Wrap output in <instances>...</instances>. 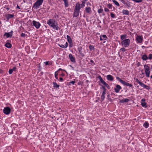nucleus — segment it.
<instances>
[{"label": "nucleus", "instance_id": "f257e3e1", "mask_svg": "<svg viewBox=\"0 0 152 152\" xmlns=\"http://www.w3.org/2000/svg\"><path fill=\"white\" fill-rule=\"evenodd\" d=\"M47 23L50 27H52L53 28L58 30L59 29L58 25L56 23L55 21L52 19H50L47 22Z\"/></svg>", "mask_w": 152, "mask_h": 152}, {"label": "nucleus", "instance_id": "f03ea898", "mask_svg": "<svg viewBox=\"0 0 152 152\" xmlns=\"http://www.w3.org/2000/svg\"><path fill=\"white\" fill-rule=\"evenodd\" d=\"M144 67L146 76L147 77H149L150 71L149 67L147 65L145 64L144 65Z\"/></svg>", "mask_w": 152, "mask_h": 152}, {"label": "nucleus", "instance_id": "7ed1b4c3", "mask_svg": "<svg viewBox=\"0 0 152 152\" xmlns=\"http://www.w3.org/2000/svg\"><path fill=\"white\" fill-rule=\"evenodd\" d=\"M130 41L129 39L123 40L121 42L122 45L125 47H127L129 45Z\"/></svg>", "mask_w": 152, "mask_h": 152}, {"label": "nucleus", "instance_id": "20e7f679", "mask_svg": "<svg viewBox=\"0 0 152 152\" xmlns=\"http://www.w3.org/2000/svg\"><path fill=\"white\" fill-rule=\"evenodd\" d=\"M98 78L100 80L101 82L108 89L110 88V87L109 85L107 83L102 79V77L100 76H99L98 77Z\"/></svg>", "mask_w": 152, "mask_h": 152}, {"label": "nucleus", "instance_id": "39448f33", "mask_svg": "<svg viewBox=\"0 0 152 152\" xmlns=\"http://www.w3.org/2000/svg\"><path fill=\"white\" fill-rule=\"evenodd\" d=\"M43 0H38L34 4V6L36 8H37L39 6L41 5L43 2Z\"/></svg>", "mask_w": 152, "mask_h": 152}, {"label": "nucleus", "instance_id": "423d86ee", "mask_svg": "<svg viewBox=\"0 0 152 152\" xmlns=\"http://www.w3.org/2000/svg\"><path fill=\"white\" fill-rule=\"evenodd\" d=\"M32 23L33 26L37 29L39 28L41 25L40 23L34 20L32 21Z\"/></svg>", "mask_w": 152, "mask_h": 152}, {"label": "nucleus", "instance_id": "0eeeda50", "mask_svg": "<svg viewBox=\"0 0 152 152\" xmlns=\"http://www.w3.org/2000/svg\"><path fill=\"white\" fill-rule=\"evenodd\" d=\"M11 110L9 107H5L3 110V112L6 114L8 115L10 112Z\"/></svg>", "mask_w": 152, "mask_h": 152}, {"label": "nucleus", "instance_id": "6e6552de", "mask_svg": "<svg viewBox=\"0 0 152 152\" xmlns=\"http://www.w3.org/2000/svg\"><path fill=\"white\" fill-rule=\"evenodd\" d=\"M116 88H114L115 91L116 93H118L119 92L120 90L121 89V87L119 85H117L116 86Z\"/></svg>", "mask_w": 152, "mask_h": 152}, {"label": "nucleus", "instance_id": "1a4fd4ad", "mask_svg": "<svg viewBox=\"0 0 152 152\" xmlns=\"http://www.w3.org/2000/svg\"><path fill=\"white\" fill-rule=\"evenodd\" d=\"M80 4L79 2H78L76 4L75 10L80 11Z\"/></svg>", "mask_w": 152, "mask_h": 152}, {"label": "nucleus", "instance_id": "9d476101", "mask_svg": "<svg viewBox=\"0 0 152 152\" xmlns=\"http://www.w3.org/2000/svg\"><path fill=\"white\" fill-rule=\"evenodd\" d=\"M136 39L138 43H141L142 42V39L141 36H139L137 37Z\"/></svg>", "mask_w": 152, "mask_h": 152}, {"label": "nucleus", "instance_id": "9b49d317", "mask_svg": "<svg viewBox=\"0 0 152 152\" xmlns=\"http://www.w3.org/2000/svg\"><path fill=\"white\" fill-rule=\"evenodd\" d=\"M69 57L71 61L73 62H75V59L74 57H73L72 54H69Z\"/></svg>", "mask_w": 152, "mask_h": 152}, {"label": "nucleus", "instance_id": "f8f14e48", "mask_svg": "<svg viewBox=\"0 0 152 152\" xmlns=\"http://www.w3.org/2000/svg\"><path fill=\"white\" fill-rule=\"evenodd\" d=\"M107 80L110 81H113V77L111 75H108L107 76Z\"/></svg>", "mask_w": 152, "mask_h": 152}, {"label": "nucleus", "instance_id": "ddd939ff", "mask_svg": "<svg viewBox=\"0 0 152 152\" xmlns=\"http://www.w3.org/2000/svg\"><path fill=\"white\" fill-rule=\"evenodd\" d=\"M82 47H80L78 49L80 53V55L82 57H83L84 56V54L82 53Z\"/></svg>", "mask_w": 152, "mask_h": 152}, {"label": "nucleus", "instance_id": "4468645a", "mask_svg": "<svg viewBox=\"0 0 152 152\" xmlns=\"http://www.w3.org/2000/svg\"><path fill=\"white\" fill-rule=\"evenodd\" d=\"M80 11L74 10L73 16L74 17H77L79 15Z\"/></svg>", "mask_w": 152, "mask_h": 152}, {"label": "nucleus", "instance_id": "2eb2a0df", "mask_svg": "<svg viewBox=\"0 0 152 152\" xmlns=\"http://www.w3.org/2000/svg\"><path fill=\"white\" fill-rule=\"evenodd\" d=\"M129 101V99H124L122 100H121L119 102L120 103H124L128 102Z\"/></svg>", "mask_w": 152, "mask_h": 152}, {"label": "nucleus", "instance_id": "dca6fc26", "mask_svg": "<svg viewBox=\"0 0 152 152\" xmlns=\"http://www.w3.org/2000/svg\"><path fill=\"white\" fill-rule=\"evenodd\" d=\"M85 10L86 12L90 14L91 12V8L89 7H86L85 8Z\"/></svg>", "mask_w": 152, "mask_h": 152}, {"label": "nucleus", "instance_id": "f3484780", "mask_svg": "<svg viewBox=\"0 0 152 152\" xmlns=\"http://www.w3.org/2000/svg\"><path fill=\"white\" fill-rule=\"evenodd\" d=\"M4 35L6 36L7 38L11 37L12 36V33H5Z\"/></svg>", "mask_w": 152, "mask_h": 152}, {"label": "nucleus", "instance_id": "a211bd4d", "mask_svg": "<svg viewBox=\"0 0 152 152\" xmlns=\"http://www.w3.org/2000/svg\"><path fill=\"white\" fill-rule=\"evenodd\" d=\"M16 68L15 66L12 69H10L9 71V74H12L13 71H16Z\"/></svg>", "mask_w": 152, "mask_h": 152}, {"label": "nucleus", "instance_id": "6ab92c4d", "mask_svg": "<svg viewBox=\"0 0 152 152\" xmlns=\"http://www.w3.org/2000/svg\"><path fill=\"white\" fill-rule=\"evenodd\" d=\"M60 47L62 48H66L68 46V43L67 42H66V43L65 44V45H59Z\"/></svg>", "mask_w": 152, "mask_h": 152}, {"label": "nucleus", "instance_id": "aec40b11", "mask_svg": "<svg viewBox=\"0 0 152 152\" xmlns=\"http://www.w3.org/2000/svg\"><path fill=\"white\" fill-rule=\"evenodd\" d=\"M141 86L142 87H143L147 89L148 90H149L150 89V88L149 86H146L143 83H142V85H141Z\"/></svg>", "mask_w": 152, "mask_h": 152}, {"label": "nucleus", "instance_id": "412c9836", "mask_svg": "<svg viewBox=\"0 0 152 152\" xmlns=\"http://www.w3.org/2000/svg\"><path fill=\"white\" fill-rule=\"evenodd\" d=\"M67 40L68 42L69 43H71L72 42V40L71 38H70V37L69 36V35L67 36Z\"/></svg>", "mask_w": 152, "mask_h": 152}, {"label": "nucleus", "instance_id": "4be33fe9", "mask_svg": "<svg viewBox=\"0 0 152 152\" xmlns=\"http://www.w3.org/2000/svg\"><path fill=\"white\" fill-rule=\"evenodd\" d=\"M5 46L6 47L10 48L12 47L11 44L9 43H6L5 45Z\"/></svg>", "mask_w": 152, "mask_h": 152}, {"label": "nucleus", "instance_id": "5701e85b", "mask_svg": "<svg viewBox=\"0 0 152 152\" xmlns=\"http://www.w3.org/2000/svg\"><path fill=\"white\" fill-rule=\"evenodd\" d=\"M148 58V57L146 55H143L142 57V59L143 60H146Z\"/></svg>", "mask_w": 152, "mask_h": 152}, {"label": "nucleus", "instance_id": "b1692460", "mask_svg": "<svg viewBox=\"0 0 152 152\" xmlns=\"http://www.w3.org/2000/svg\"><path fill=\"white\" fill-rule=\"evenodd\" d=\"M105 94L106 92H104V91H103L102 95L101 96V98L102 100H103L105 98Z\"/></svg>", "mask_w": 152, "mask_h": 152}, {"label": "nucleus", "instance_id": "393cba45", "mask_svg": "<svg viewBox=\"0 0 152 152\" xmlns=\"http://www.w3.org/2000/svg\"><path fill=\"white\" fill-rule=\"evenodd\" d=\"M134 80L136 81L141 86L143 83H142L137 78H134Z\"/></svg>", "mask_w": 152, "mask_h": 152}, {"label": "nucleus", "instance_id": "a878e982", "mask_svg": "<svg viewBox=\"0 0 152 152\" xmlns=\"http://www.w3.org/2000/svg\"><path fill=\"white\" fill-rule=\"evenodd\" d=\"M122 12L124 14H125L126 15H129V11L127 10H124Z\"/></svg>", "mask_w": 152, "mask_h": 152}, {"label": "nucleus", "instance_id": "bb28decb", "mask_svg": "<svg viewBox=\"0 0 152 152\" xmlns=\"http://www.w3.org/2000/svg\"><path fill=\"white\" fill-rule=\"evenodd\" d=\"M126 37V35H121V38L122 40H124Z\"/></svg>", "mask_w": 152, "mask_h": 152}, {"label": "nucleus", "instance_id": "cd10ccee", "mask_svg": "<svg viewBox=\"0 0 152 152\" xmlns=\"http://www.w3.org/2000/svg\"><path fill=\"white\" fill-rule=\"evenodd\" d=\"M65 4V6L67 7L68 6V1L67 0H63Z\"/></svg>", "mask_w": 152, "mask_h": 152}, {"label": "nucleus", "instance_id": "c85d7f7f", "mask_svg": "<svg viewBox=\"0 0 152 152\" xmlns=\"http://www.w3.org/2000/svg\"><path fill=\"white\" fill-rule=\"evenodd\" d=\"M143 125L146 128H147L149 124L147 122H145L144 124Z\"/></svg>", "mask_w": 152, "mask_h": 152}, {"label": "nucleus", "instance_id": "c756f323", "mask_svg": "<svg viewBox=\"0 0 152 152\" xmlns=\"http://www.w3.org/2000/svg\"><path fill=\"white\" fill-rule=\"evenodd\" d=\"M53 87H56V88H58L59 87V85H57V83L55 82H53Z\"/></svg>", "mask_w": 152, "mask_h": 152}, {"label": "nucleus", "instance_id": "7c9ffc66", "mask_svg": "<svg viewBox=\"0 0 152 152\" xmlns=\"http://www.w3.org/2000/svg\"><path fill=\"white\" fill-rule=\"evenodd\" d=\"M141 104L142 106L143 107H147V106L146 105V102H142Z\"/></svg>", "mask_w": 152, "mask_h": 152}, {"label": "nucleus", "instance_id": "2f4dec72", "mask_svg": "<svg viewBox=\"0 0 152 152\" xmlns=\"http://www.w3.org/2000/svg\"><path fill=\"white\" fill-rule=\"evenodd\" d=\"M113 1L115 4L117 6H119V4L118 3L117 1H116L115 0H113Z\"/></svg>", "mask_w": 152, "mask_h": 152}, {"label": "nucleus", "instance_id": "473e14b6", "mask_svg": "<svg viewBox=\"0 0 152 152\" xmlns=\"http://www.w3.org/2000/svg\"><path fill=\"white\" fill-rule=\"evenodd\" d=\"M89 48L90 50H94V46H93V45H90L89 46Z\"/></svg>", "mask_w": 152, "mask_h": 152}, {"label": "nucleus", "instance_id": "72a5a7b5", "mask_svg": "<svg viewBox=\"0 0 152 152\" xmlns=\"http://www.w3.org/2000/svg\"><path fill=\"white\" fill-rule=\"evenodd\" d=\"M120 82L124 85H126V83H127L126 82H125L122 80H120Z\"/></svg>", "mask_w": 152, "mask_h": 152}, {"label": "nucleus", "instance_id": "f704fd0d", "mask_svg": "<svg viewBox=\"0 0 152 152\" xmlns=\"http://www.w3.org/2000/svg\"><path fill=\"white\" fill-rule=\"evenodd\" d=\"M85 2H84V1H82V3L80 4V5L81 6V7H84L85 6Z\"/></svg>", "mask_w": 152, "mask_h": 152}, {"label": "nucleus", "instance_id": "c9c22d12", "mask_svg": "<svg viewBox=\"0 0 152 152\" xmlns=\"http://www.w3.org/2000/svg\"><path fill=\"white\" fill-rule=\"evenodd\" d=\"M103 9H100L98 10V12L99 13H102L103 12Z\"/></svg>", "mask_w": 152, "mask_h": 152}, {"label": "nucleus", "instance_id": "e433bc0d", "mask_svg": "<svg viewBox=\"0 0 152 152\" xmlns=\"http://www.w3.org/2000/svg\"><path fill=\"white\" fill-rule=\"evenodd\" d=\"M112 7V5L110 4H109L107 5V7L109 8H111Z\"/></svg>", "mask_w": 152, "mask_h": 152}, {"label": "nucleus", "instance_id": "4c0bfd02", "mask_svg": "<svg viewBox=\"0 0 152 152\" xmlns=\"http://www.w3.org/2000/svg\"><path fill=\"white\" fill-rule=\"evenodd\" d=\"M120 51H122V52L123 53L124 52V51H126V49H125V48H121L120 49Z\"/></svg>", "mask_w": 152, "mask_h": 152}, {"label": "nucleus", "instance_id": "58836bf2", "mask_svg": "<svg viewBox=\"0 0 152 152\" xmlns=\"http://www.w3.org/2000/svg\"><path fill=\"white\" fill-rule=\"evenodd\" d=\"M148 58L149 59H152V54H149L148 57Z\"/></svg>", "mask_w": 152, "mask_h": 152}, {"label": "nucleus", "instance_id": "ea45409f", "mask_svg": "<svg viewBox=\"0 0 152 152\" xmlns=\"http://www.w3.org/2000/svg\"><path fill=\"white\" fill-rule=\"evenodd\" d=\"M148 141L151 144H152V137L149 138L148 139Z\"/></svg>", "mask_w": 152, "mask_h": 152}, {"label": "nucleus", "instance_id": "a19ab883", "mask_svg": "<svg viewBox=\"0 0 152 152\" xmlns=\"http://www.w3.org/2000/svg\"><path fill=\"white\" fill-rule=\"evenodd\" d=\"M142 0H134V1L137 3L141 2H142Z\"/></svg>", "mask_w": 152, "mask_h": 152}, {"label": "nucleus", "instance_id": "79ce46f5", "mask_svg": "<svg viewBox=\"0 0 152 152\" xmlns=\"http://www.w3.org/2000/svg\"><path fill=\"white\" fill-rule=\"evenodd\" d=\"M126 86H129V87H131L132 86V85L130 84L129 83H126Z\"/></svg>", "mask_w": 152, "mask_h": 152}, {"label": "nucleus", "instance_id": "37998d69", "mask_svg": "<svg viewBox=\"0 0 152 152\" xmlns=\"http://www.w3.org/2000/svg\"><path fill=\"white\" fill-rule=\"evenodd\" d=\"M102 89L103 90V91H104V92H106V89L105 87L104 86H102Z\"/></svg>", "mask_w": 152, "mask_h": 152}, {"label": "nucleus", "instance_id": "c03bdc74", "mask_svg": "<svg viewBox=\"0 0 152 152\" xmlns=\"http://www.w3.org/2000/svg\"><path fill=\"white\" fill-rule=\"evenodd\" d=\"M13 16L11 14H9L8 15V18H12L13 17Z\"/></svg>", "mask_w": 152, "mask_h": 152}, {"label": "nucleus", "instance_id": "a18cd8bd", "mask_svg": "<svg viewBox=\"0 0 152 152\" xmlns=\"http://www.w3.org/2000/svg\"><path fill=\"white\" fill-rule=\"evenodd\" d=\"M110 16L112 18H114L115 16V15L113 13H111Z\"/></svg>", "mask_w": 152, "mask_h": 152}, {"label": "nucleus", "instance_id": "49530a36", "mask_svg": "<svg viewBox=\"0 0 152 152\" xmlns=\"http://www.w3.org/2000/svg\"><path fill=\"white\" fill-rule=\"evenodd\" d=\"M75 83V81H72L69 83V84L70 85L71 83L74 84Z\"/></svg>", "mask_w": 152, "mask_h": 152}, {"label": "nucleus", "instance_id": "de8ad7c7", "mask_svg": "<svg viewBox=\"0 0 152 152\" xmlns=\"http://www.w3.org/2000/svg\"><path fill=\"white\" fill-rule=\"evenodd\" d=\"M102 37L104 38L103 39H106L107 38L106 36L105 35H102Z\"/></svg>", "mask_w": 152, "mask_h": 152}, {"label": "nucleus", "instance_id": "09e8293b", "mask_svg": "<svg viewBox=\"0 0 152 152\" xmlns=\"http://www.w3.org/2000/svg\"><path fill=\"white\" fill-rule=\"evenodd\" d=\"M20 36L22 37H25V36H26V34H25L23 33H22L21 34Z\"/></svg>", "mask_w": 152, "mask_h": 152}, {"label": "nucleus", "instance_id": "8fccbe9b", "mask_svg": "<svg viewBox=\"0 0 152 152\" xmlns=\"http://www.w3.org/2000/svg\"><path fill=\"white\" fill-rule=\"evenodd\" d=\"M104 11L105 12H109V9L108 8H104Z\"/></svg>", "mask_w": 152, "mask_h": 152}, {"label": "nucleus", "instance_id": "3c124183", "mask_svg": "<svg viewBox=\"0 0 152 152\" xmlns=\"http://www.w3.org/2000/svg\"><path fill=\"white\" fill-rule=\"evenodd\" d=\"M57 75H58V74H56V72L55 73V77L56 78V79H58V77H57Z\"/></svg>", "mask_w": 152, "mask_h": 152}, {"label": "nucleus", "instance_id": "603ef678", "mask_svg": "<svg viewBox=\"0 0 152 152\" xmlns=\"http://www.w3.org/2000/svg\"><path fill=\"white\" fill-rule=\"evenodd\" d=\"M117 79H118L120 82V80H122L120 78H119V77H117L116 78Z\"/></svg>", "mask_w": 152, "mask_h": 152}, {"label": "nucleus", "instance_id": "864d4df0", "mask_svg": "<svg viewBox=\"0 0 152 152\" xmlns=\"http://www.w3.org/2000/svg\"><path fill=\"white\" fill-rule=\"evenodd\" d=\"M46 65H47L48 64V61H46L44 62Z\"/></svg>", "mask_w": 152, "mask_h": 152}, {"label": "nucleus", "instance_id": "5fc2aeb1", "mask_svg": "<svg viewBox=\"0 0 152 152\" xmlns=\"http://www.w3.org/2000/svg\"><path fill=\"white\" fill-rule=\"evenodd\" d=\"M60 81H62L63 80V79L62 77L60 78Z\"/></svg>", "mask_w": 152, "mask_h": 152}, {"label": "nucleus", "instance_id": "6e6d98bb", "mask_svg": "<svg viewBox=\"0 0 152 152\" xmlns=\"http://www.w3.org/2000/svg\"><path fill=\"white\" fill-rule=\"evenodd\" d=\"M145 100L144 99H143L141 100V101L143 102H145Z\"/></svg>", "mask_w": 152, "mask_h": 152}, {"label": "nucleus", "instance_id": "4d7b16f0", "mask_svg": "<svg viewBox=\"0 0 152 152\" xmlns=\"http://www.w3.org/2000/svg\"><path fill=\"white\" fill-rule=\"evenodd\" d=\"M87 5L91 6V4L90 3L88 2L87 3Z\"/></svg>", "mask_w": 152, "mask_h": 152}, {"label": "nucleus", "instance_id": "13d9d810", "mask_svg": "<svg viewBox=\"0 0 152 152\" xmlns=\"http://www.w3.org/2000/svg\"><path fill=\"white\" fill-rule=\"evenodd\" d=\"M103 39H102V37H101V36H100V40L101 41H102V40H103Z\"/></svg>", "mask_w": 152, "mask_h": 152}, {"label": "nucleus", "instance_id": "bf43d9fd", "mask_svg": "<svg viewBox=\"0 0 152 152\" xmlns=\"http://www.w3.org/2000/svg\"><path fill=\"white\" fill-rule=\"evenodd\" d=\"M17 8H19V9H20V8L19 7L18 5H17Z\"/></svg>", "mask_w": 152, "mask_h": 152}, {"label": "nucleus", "instance_id": "052dcab7", "mask_svg": "<svg viewBox=\"0 0 152 152\" xmlns=\"http://www.w3.org/2000/svg\"><path fill=\"white\" fill-rule=\"evenodd\" d=\"M90 61L91 63H93V61L92 60H91Z\"/></svg>", "mask_w": 152, "mask_h": 152}, {"label": "nucleus", "instance_id": "680f3d73", "mask_svg": "<svg viewBox=\"0 0 152 152\" xmlns=\"http://www.w3.org/2000/svg\"><path fill=\"white\" fill-rule=\"evenodd\" d=\"M62 70V69H59L58 70Z\"/></svg>", "mask_w": 152, "mask_h": 152}, {"label": "nucleus", "instance_id": "e2e57ef3", "mask_svg": "<svg viewBox=\"0 0 152 152\" xmlns=\"http://www.w3.org/2000/svg\"><path fill=\"white\" fill-rule=\"evenodd\" d=\"M142 75H144V73H142Z\"/></svg>", "mask_w": 152, "mask_h": 152}, {"label": "nucleus", "instance_id": "0e129e2a", "mask_svg": "<svg viewBox=\"0 0 152 152\" xmlns=\"http://www.w3.org/2000/svg\"><path fill=\"white\" fill-rule=\"evenodd\" d=\"M151 78H152V75H151Z\"/></svg>", "mask_w": 152, "mask_h": 152}, {"label": "nucleus", "instance_id": "69168bd1", "mask_svg": "<svg viewBox=\"0 0 152 152\" xmlns=\"http://www.w3.org/2000/svg\"><path fill=\"white\" fill-rule=\"evenodd\" d=\"M59 110H60L61 109V108H59Z\"/></svg>", "mask_w": 152, "mask_h": 152}]
</instances>
